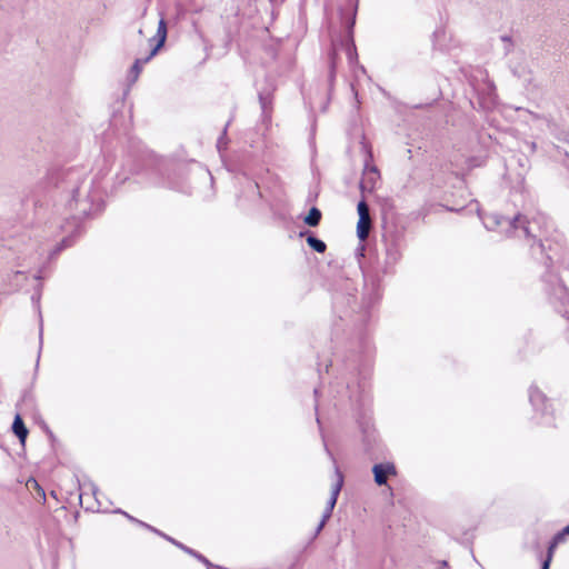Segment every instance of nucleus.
<instances>
[{"mask_svg":"<svg viewBox=\"0 0 569 569\" xmlns=\"http://www.w3.org/2000/svg\"><path fill=\"white\" fill-rule=\"evenodd\" d=\"M358 214L359 218H370L369 208L365 201H360L358 203Z\"/></svg>","mask_w":569,"mask_h":569,"instance_id":"obj_15","label":"nucleus"},{"mask_svg":"<svg viewBox=\"0 0 569 569\" xmlns=\"http://www.w3.org/2000/svg\"><path fill=\"white\" fill-rule=\"evenodd\" d=\"M177 547L180 548L181 550H183L184 552H187L188 555L194 557L199 561L203 562L209 569L212 568V563L206 557H203L201 553L194 551L193 549H191L182 543H177Z\"/></svg>","mask_w":569,"mask_h":569,"instance_id":"obj_11","label":"nucleus"},{"mask_svg":"<svg viewBox=\"0 0 569 569\" xmlns=\"http://www.w3.org/2000/svg\"><path fill=\"white\" fill-rule=\"evenodd\" d=\"M341 487H342V476L341 475H338V480L337 482L332 486L331 488V495H330V498L327 502V507L323 511V515H322V519L325 521H327L330 517H331V513H332V510L337 503V499H338V496L340 493V490H341Z\"/></svg>","mask_w":569,"mask_h":569,"instance_id":"obj_6","label":"nucleus"},{"mask_svg":"<svg viewBox=\"0 0 569 569\" xmlns=\"http://www.w3.org/2000/svg\"><path fill=\"white\" fill-rule=\"evenodd\" d=\"M528 397L533 410L540 415L542 419L541 423L553 426L555 410L547 396L536 385H531L528 389Z\"/></svg>","mask_w":569,"mask_h":569,"instance_id":"obj_2","label":"nucleus"},{"mask_svg":"<svg viewBox=\"0 0 569 569\" xmlns=\"http://www.w3.org/2000/svg\"><path fill=\"white\" fill-rule=\"evenodd\" d=\"M116 512L118 513H121L123 516H126L130 521L134 522V523H138L139 526L141 527H144L147 528L148 530L152 531V532H156L157 535L163 537L166 540L170 541L171 543H173L174 546H177V543H180L179 541L174 540L173 538L160 532L158 529L153 528L152 526L141 521V520H138L136 519L134 517L128 515L127 512L122 511V510H117Z\"/></svg>","mask_w":569,"mask_h":569,"instance_id":"obj_7","label":"nucleus"},{"mask_svg":"<svg viewBox=\"0 0 569 569\" xmlns=\"http://www.w3.org/2000/svg\"><path fill=\"white\" fill-rule=\"evenodd\" d=\"M557 543H555L552 540L548 547V552L546 559L542 561L541 569H549L550 563L552 561L555 549L557 548Z\"/></svg>","mask_w":569,"mask_h":569,"instance_id":"obj_14","label":"nucleus"},{"mask_svg":"<svg viewBox=\"0 0 569 569\" xmlns=\"http://www.w3.org/2000/svg\"><path fill=\"white\" fill-rule=\"evenodd\" d=\"M557 543H555L552 540L548 547V552L546 559L542 561L541 569H549L550 563L552 561L555 549L557 548Z\"/></svg>","mask_w":569,"mask_h":569,"instance_id":"obj_13","label":"nucleus"},{"mask_svg":"<svg viewBox=\"0 0 569 569\" xmlns=\"http://www.w3.org/2000/svg\"><path fill=\"white\" fill-rule=\"evenodd\" d=\"M326 522H327V521H325L323 519H321L320 523H319V525H318V527H317L316 533H319V532L322 530V528L325 527Z\"/></svg>","mask_w":569,"mask_h":569,"instance_id":"obj_20","label":"nucleus"},{"mask_svg":"<svg viewBox=\"0 0 569 569\" xmlns=\"http://www.w3.org/2000/svg\"><path fill=\"white\" fill-rule=\"evenodd\" d=\"M550 299L556 310L569 320V291L557 277L552 279Z\"/></svg>","mask_w":569,"mask_h":569,"instance_id":"obj_4","label":"nucleus"},{"mask_svg":"<svg viewBox=\"0 0 569 569\" xmlns=\"http://www.w3.org/2000/svg\"><path fill=\"white\" fill-rule=\"evenodd\" d=\"M387 256H388V258H389V259H391L392 261H397V259H398V254H397V252H391V250H388V251H387Z\"/></svg>","mask_w":569,"mask_h":569,"instance_id":"obj_19","label":"nucleus"},{"mask_svg":"<svg viewBox=\"0 0 569 569\" xmlns=\"http://www.w3.org/2000/svg\"><path fill=\"white\" fill-rule=\"evenodd\" d=\"M320 220H321V211L316 207H312L310 209L309 213L305 218V222L310 227L318 226Z\"/></svg>","mask_w":569,"mask_h":569,"instance_id":"obj_10","label":"nucleus"},{"mask_svg":"<svg viewBox=\"0 0 569 569\" xmlns=\"http://www.w3.org/2000/svg\"><path fill=\"white\" fill-rule=\"evenodd\" d=\"M12 431L19 438L20 442L24 443L26 438L28 436V429L24 426V422H23L22 418L20 417V415H17L14 417V420L12 423Z\"/></svg>","mask_w":569,"mask_h":569,"instance_id":"obj_8","label":"nucleus"},{"mask_svg":"<svg viewBox=\"0 0 569 569\" xmlns=\"http://www.w3.org/2000/svg\"><path fill=\"white\" fill-rule=\"evenodd\" d=\"M565 533H569V525L565 527Z\"/></svg>","mask_w":569,"mask_h":569,"instance_id":"obj_24","label":"nucleus"},{"mask_svg":"<svg viewBox=\"0 0 569 569\" xmlns=\"http://www.w3.org/2000/svg\"><path fill=\"white\" fill-rule=\"evenodd\" d=\"M371 228V218H359L357 223V236L360 240H366Z\"/></svg>","mask_w":569,"mask_h":569,"instance_id":"obj_9","label":"nucleus"},{"mask_svg":"<svg viewBox=\"0 0 569 569\" xmlns=\"http://www.w3.org/2000/svg\"><path fill=\"white\" fill-rule=\"evenodd\" d=\"M480 218L487 230L518 239H537L536 231L546 224V217L542 214L528 219L522 214L509 218L499 213H486Z\"/></svg>","mask_w":569,"mask_h":569,"instance_id":"obj_1","label":"nucleus"},{"mask_svg":"<svg viewBox=\"0 0 569 569\" xmlns=\"http://www.w3.org/2000/svg\"><path fill=\"white\" fill-rule=\"evenodd\" d=\"M166 39H167V24H166L164 19H160V21L158 23L157 33L150 40V41H156V43L152 47L149 56L144 60L137 59L136 62L133 63L132 68H131V72L130 73H131V77H132V81L137 80V78H138V76H139V73L141 71L142 63L148 62L152 57H154L157 54L159 49L164 44Z\"/></svg>","mask_w":569,"mask_h":569,"instance_id":"obj_3","label":"nucleus"},{"mask_svg":"<svg viewBox=\"0 0 569 569\" xmlns=\"http://www.w3.org/2000/svg\"><path fill=\"white\" fill-rule=\"evenodd\" d=\"M78 194H79V189L73 191V194H72V200L76 201V202L78 201V198H77Z\"/></svg>","mask_w":569,"mask_h":569,"instance_id":"obj_21","label":"nucleus"},{"mask_svg":"<svg viewBox=\"0 0 569 569\" xmlns=\"http://www.w3.org/2000/svg\"><path fill=\"white\" fill-rule=\"evenodd\" d=\"M307 243L317 252L319 253H323L327 249V246L326 243L321 240V239H318L317 237L312 236V234H309L307 237Z\"/></svg>","mask_w":569,"mask_h":569,"instance_id":"obj_12","label":"nucleus"},{"mask_svg":"<svg viewBox=\"0 0 569 569\" xmlns=\"http://www.w3.org/2000/svg\"><path fill=\"white\" fill-rule=\"evenodd\" d=\"M535 148H536V144H535L533 142H532V143H530V149H531V151H533V150H535Z\"/></svg>","mask_w":569,"mask_h":569,"instance_id":"obj_23","label":"nucleus"},{"mask_svg":"<svg viewBox=\"0 0 569 569\" xmlns=\"http://www.w3.org/2000/svg\"><path fill=\"white\" fill-rule=\"evenodd\" d=\"M347 56H348V59L350 62L356 58L357 54H356V48H355L353 43H349L347 46Z\"/></svg>","mask_w":569,"mask_h":569,"instance_id":"obj_17","label":"nucleus"},{"mask_svg":"<svg viewBox=\"0 0 569 569\" xmlns=\"http://www.w3.org/2000/svg\"><path fill=\"white\" fill-rule=\"evenodd\" d=\"M372 472L375 476V481L379 486L386 485L390 476L397 475L396 467L391 462L376 463L372 467Z\"/></svg>","mask_w":569,"mask_h":569,"instance_id":"obj_5","label":"nucleus"},{"mask_svg":"<svg viewBox=\"0 0 569 569\" xmlns=\"http://www.w3.org/2000/svg\"><path fill=\"white\" fill-rule=\"evenodd\" d=\"M88 486H89V489L91 490L92 495L94 496L96 500L99 501V499H98L99 490H98L97 486L92 482H90Z\"/></svg>","mask_w":569,"mask_h":569,"instance_id":"obj_18","label":"nucleus"},{"mask_svg":"<svg viewBox=\"0 0 569 569\" xmlns=\"http://www.w3.org/2000/svg\"><path fill=\"white\" fill-rule=\"evenodd\" d=\"M517 111L525 112V110H522L521 108H518Z\"/></svg>","mask_w":569,"mask_h":569,"instance_id":"obj_25","label":"nucleus"},{"mask_svg":"<svg viewBox=\"0 0 569 569\" xmlns=\"http://www.w3.org/2000/svg\"><path fill=\"white\" fill-rule=\"evenodd\" d=\"M370 172H371V173H373V174H377V173H378V170H377V168L372 167V168L370 169Z\"/></svg>","mask_w":569,"mask_h":569,"instance_id":"obj_22","label":"nucleus"},{"mask_svg":"<svg viewBox=\"0 0 569 569\" xmlns=\"http://www.w3.org/2000/svg\"><path fill=\"white\" fill-rule=\"evenodd\" d=\"M569 533H565V528L559 531L558 533H556L552 538V541L557 545H560L565 541V538L566 536H568Z\"/></svg>","mask_w":569,"mask_h":569,"instance_id":"obj_16","label":"nucleus"}]
</instances>
